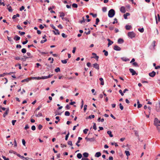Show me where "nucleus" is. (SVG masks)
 <instances>
[{
  "instance_id": "obj_1",
  "label": "nucleus",
  "mask_w": 160,
  "mask_h": 160,
  "mask_svg": "<svg viewBox=\"0 0 160 160\" xmlns=\"http://www.w3.org/2000/svg\"><path fill=\"white\" fill-rule=\"evenodd\" d=\"M115 14V11L113 9H111L108 12V16L109 18L113 17Z\"/></svg>"
},
{
  "instance_id": "obj_2",
  "label": "nucleus",
  "mask_w": 160,
  "mask_h": 160,
  "mask_svg": "<svg viewBox=\"0 0 160 160\" xmlns=\"http://www.w3.org/2000/svg\"><path fill=\"white\" fill-rule=\"evenodd\" d=\"M128 35L130 38H132L135 37L136 34L133 31L130 32L128 33Z\"/></svg>"
},
{
  "instance_id": "obj_3",
  "label": "nucleus",
  "mask_w": 160,
  "mask_h": 160,
  "mask_svg": "<svg viewBox=\"0 0 160 160\" xmlns=\"http://www.w3.org/2000/svg\"><path fill=\"white\" fill-rule=\"evenodd\" d=\"M159 123H160V120H159L157 118H155L154 120V124L156 126H160Z\"/></svg>"
},
{
  "instance_id": "obj_4",
  "label": "nucleus",
  "mask_w": 160,
  "mask_h": 160,
  "mask_svg": "<svg viewBox=\"0 0 160 160\" xmlns=\"http://www.w3.org/2000/svg\"><path fill=\"white\" fill-rule=\"evenodd\" d=\"M59 13L60 14V17H62V19H64L66 20H67V18H63L65 15V14L63 12H59Z\"/></svg>"
},
{
  "instance_id": "obj_5",
  "label": "nucleus",
  "mask_w": 160,
  "mask_h": 160,
  "mask_svg": "<svg viewBox=\"0 0 160 160\" xmlns=\"http://www.w3.org/2000/svg\"><path fill=\"white\" fill-rule=\"evenodd\" d=\"M156 73L155 72L153 71L149 73V76L152 77H153L156 75Z\"/></svg>"
},
{
  "instance_id": "obj_6",
  "label": "nucleus",
  "mask_w": 160,
  "mask_h": 160,
  "mask_svg": "<svg viewBox=\"0 0 160 160\" xmlns=\"http://www.w3.org/2000/svg\"><path fill=\"white\" fill-rule=\"evenodd\" d=\"M85 139H86L87 141H89L91 142H93L95 140V139L93 138H88L87 137H86L85 138Z\"/></svg>"
},
{
  "instance_id": "obj_7",
  "label": "nucleus",
  "mask_w": 160,
  "mask_h": 160,
  "mask_svg": "<svg viewBox=\"0 0 160 160\" xmlns=\"http://www.w3.org/2000/svg\"><path fill=\"white\" fill-rule=\"evenodd\" d=\"M53 76L52 74V75H49L48 76H42L41 77L42 79H47L48 78H51V77H52Z\"/></svg>"
},
{
  "instance_id": "obj_8",
  "label": "nucleus",
  "mask_w": 160,
  "mask_h": 160,
  "mask_svg": "<svg viewBox=\"0 0 160 160\" xmlns=\"http://www.w3.org/2000/svg\"><path fill=\"white\" fill-rule=\"evenodd\" d=\"M129 70L131 73H132V75H134L136 74H137L136 73V72L132 69V68H130L129 69Z\"/></svg>"
},
{
  "instance_id": "obj_9",
  "label": "nucleus",
  "mask_w": 160,
  "mask_h": 160,
  "mask_svg": "<svg viewBox=\"0 0 160 160\" xmlns=\"http://www.w3.org/2000/svg\"><path fill=\"white\" fill-rule=\"evenodd\" d=\"M113 49L116 51H120L121 49V48L117 45H115L113 48Z\"/></svg>"
},
{
  "instance_id": "obj_10",
  "label": "nucleus",
  "mask_w": 160,
  "mask_h": 160,
  "mask_svg": "<svg viewBox=\"0 0 160 160\" xmlns=\"http://www.w3.org/2000/svg\"><path fill=\"white\" fill-rule=\"evenodd\" d=\"M120 11L122 13H125L126 12V10L125 7L123 6L121 7L120 9Z\"/></svg>"
},
{
  "instance_id": "obj_11",
  "label": "nucleus",
  "mask_w": 160,
  "mask_h": 160,
  "mask_svg": "<svg viewBox=\"0 0 160 160\" xmlns=\"http://www.w3.org/2000/svg\"><path fill=\"white\" fill-rule=\"evenodd\" d=\"M93 67L96 69L98 70L99 69V66L97 63H95L93 64Z\"/></svg>"
},
{
  "instance_id": "obj_12",
  "label": "nucleus",
  "mask_w": 160,
  "mask_h": 160,
  "mask_svg": "<svg viewBox=\"0 0 160 160\" xmlns=\"http://www.w3.org/2000/svg\"><path fill=\"white\" fill-rule=\"evenodd\" d=\"M156 105V110L157 112H159L160 109V102H159L158 104Z\"/></svg>"
},
{
  "instance_id": "obj_13",
  "label": "nucleus",
  "mask_w": 160,
  "mask_h": 160,
  "mask_svg": "<svg viewBox=\"0 0 160 160\" xmlns=\"http://www.w3.org/2000/svg\"><path fill=\"white\" fill-rule=\"evenodd\" d=\"M9 108H8L7 109L6 111L3 114V117H5L6 116L8 115V112H9Z\"/></svg>"
},
{
  "instance_id": "obj_14",
  "label": "nucleus",
  "mask_w": 160,
  "mask_h": 160,
  "mask_svg": "<svg viewBox=\"0 0 160 160\" xmlns=\"http://www.w3.org/2000/svg\"><path fill=\"white\" fill-rule=\"evenodd\" d=\"M20 38L18 35H16L14 38V39L16 41H18L20 40Z\"/></svg>"
},
{
  "instance_id": "obj_15",
  "label": "nucleus",
  "mask_w": 160,
  "mask_h": 160,
  "mask_svg": "<svg viewBox=\"0 0 160 160\" xmlns=\"http://www.w3.org/2000/svg\"><path fill=\"white\" fill-rule=\"evenodd\" d=\"M118 43L121 44L124 42V40L123 39L120 38L118 40Z\"/></svg>"
},
{
  "instance_id": "obj_16",
  "label": "nucleus",
  "mask_w": 160,
  "mask_h": 160,
  "mask_svg": "<svg viewBox=\"0 0 160 160\" xmlns=\"http://www.w3.org/2000/svg\"><path fill=\"white\" fill-rule=\"evenodd\" d=\"M35 116L36 117H39L42 116V113L41 112H39L38 114L36 113Z\"/></svg>"
},
{
  "instance_id": "obj_17",
  "label": "nucleus",
  "mask_w": 160,
  "mask_h": 160,
  "mask_svg": "<svg viewBox=\"0 0 160 160\" xmlns=\"http://www.w3.org/2000/svg\"><path fill=\"white\" fill-rule=\"evenodd\" d=\"M101 156V153L100 152H98L96 153L95 156L96 157H99Z\"/></svg>"
},
{
  "instance_id": "obj_18",
  "label": "nucleus",
  "mask_w": 160,
  "mask_h": 160,
  "mask_svg": "<svg viewBox=\"0 0 160 160\" xmlns=\"http://www.w3.org/2000/svg\"><path fill=\"white\" fill-rule=\"evenodd\" d=\"M54 30L56 31V32L54 31H53V32H54L55 34H60L59 32L58 29H55Z\"/></svg>"
},
{
  "instance_id": "obj_19",
  "label": "nucleus",
  "mask_w": 160,
  "mask_h": 160,
  "mask_svg": "<svg viewBox=\"0 0 160 160\" xmlns=\"http://www.w3.org/2000/svg\"><path fill=\"white\" fill-rule=\"evenodd\" d=\"M130 14L129 13L127 12L126 14H124L123 15V17L125 19H127V16L130 15Z\"/></svg>"
},
{
  "instance_id": "obj_20",
  "label": "nucleus",
  "mask_w": 160,
  "mask_h": 160,
  "mask_svg": "<svg viewBox=\"0 0 160 160\" xmlns=\"http://www.w3.org/2000/svg\"><path fill=\"white\" fill-rule=\"evenodd\" d=\"M99 79L101 82L100 83L101 85H103L104 84V82L103 79L102 78H99Z\"/></svg>"
},
{
  "instance_id": "obj_21",
  "label": "nucleus",
  "mask_w": 160,
  "mask_h": 160,
  "mask_svg": "<svg viewBox=\"0 0 160 160\" xmlns=\"http://www.w3.org/2000/svg\"><path fill=\"white\" fill-rule=\"evenodd\" d=\"M19 14L18 13H17L16 15H14L12 17V18L13 19H14L16 18L17 17H19Z\"/></svg>"
},
{
  "instance_id": "obj_22",
  "label": "nucleus",
  "mask_w": 160,
  "mask_h": 160,
  "mask_svg": "<svg viewBox=\"0 0 160 160\" xmlns=\"http://www.w3.org/2000/svg\"><path fill=\"white\" fill-rule=\"evenodd\" d=\"M125 28L127 30H129L131 28V26L129 25H126L125 26Z\"/></svg>"
},
{
  "instance_id": "obj_23",
  "label": "nucleus",
  "mask_w": 160,
  "mask_h": 160,
  "mask_svg": "<svg viewBox=\"0 0 160 160\" xmlns=\"http://www.w3.org/2000/svg\"><path fill=\"white\" fill-rule=\"evenodd\" d=\"M83 155L84 157L86 158L88 156L89 154L88 153L85 152L83 154Z\"/></svg>"
},
{
  "instance_id": "obj_24",
  "label": "nucleus",
  "mask_w": 160,
  "mask_h": 160,
  "mask_svg": "<svg viewBox=\"0 0 160 160\" xmlns=\"http://www.w3.org/2000/svg\"><path fill=\"white\" fill-rule=\"evenodd\" d=\"M107 133L109 135V136L110 137H113L112 134V132L111 131H108L107 132Z\"/></svg>"
},
{
  "instance_id": "obj_25",
  "label": "nucleus",
  "mask_w": 160,
  "mask_h": 160,
  "mask_svg": "<svg viewBox=\"0 0 160 160\" xmlns=\"http://www.w3.org/2000/svg\"><path fill=\"white\" fill-rule=\"evenodd\" d=\"M82 155L80 153H78L77 155V158L79 159L81 158L82 157Z\"/></svg>"
},
{
  "instance_id": "obj_26",
  "label": "nucleus",
  "mask_w": 160,
  "mask_h": 160,
  "mask_svg": "<svg viewBox=\"0 0 160 160\" xmlns=\"http://www.w3.org/2000/svg\"><path fill=\"white\" fill-rule=\"evenodd\" d=\"M103 52L104 53V54L105 56H108V52L106 50H103Z\"/></svg>"
},
{
  "instance_id": "obj_27",
  "label": "nucleus",
  "mask_w": 160,
  "mask_h": 160,
  "mask_svg": "<svg viewBox=\"0 0 160 160\" xmlns=\"http://www.w3.org/2000/svg\"><path fill=\"white\" fill-rule=\"evenodd\" d=\"M27 56H28V57H29V58H32L33 57V56H32L31 55V54L30 52H27Z\"/></svg>"
},
{
  "instance_id": "obj_28",
  "label": "nucleus",
  "mask_w": 160,
  "mask_h": 160,
  "mask_svg": "<svg viewBox=\"0 0 160 160\" xmlns=\"http://www.w3.org/2000/svg\"><path fill=\"white\" fill-rule=\"evenodd\" d=\"M89 15H92V16L93 17V18H96L97 16V14H94L93 13H89Z\"/></svg>"
},
{
  "instance_id": "obj_29",
  "label": "nucleus",
  "mask_w": 160,
  "mask_h": 160,
  "mask_svg": "<svg viewBox=\"0 0 160 160\" xmlns=\"http://www.w3.org/2000/svg\"><path fill=\"white\" fill-rule=\"evenodd\" d=\"M95 118V116L94 115H91L89 116L87 118L88 119H91L92 118Z\"/></svg>"
},
{
  "instance_id": "obj_30",
  "label": "nucleus",
  "mask_w": 160,
  "mask_h": 160,
  "mask_svg": "<svg viewBox=\"0 0 160 160\" xmlns=\"http://www.w3.org/2000/svg\"><path fill=\"white\" fill-rule=\"evenodd\" d=\"M72 6L73 8H77L78 7V5L77 4L73 3L72 5Z\"/></svg>"
},
{
  "instance_id": "obj_31",
  "label": "nucleus",
  "mask_w": 160,
  "mask_h": 160,
  "mask_svg": "<svg viewBox=\"0 0 160 160\" xmlns=\"http://www.w3.org/2000/svg\"><path fill=\"white\" fill-rule=\"evenodd\" d=\"M29 78H26V79H24L23 80H22V81H21V82H28V81H29Z\"/></svg>"
},
{
  "instance_id": "obj_32",
  "label": "nucleus",
  "mask_w": 160,
  "mask_h": 160,
  "mask_svg": "<svg viewBox=\"0 0 160 160\" xmlns=\"http://www.w3.org/2000/svg\"><path fill=\"white\" fill-rule=\"evenodd\" d=\"M82 20L79 21V23H82L83 22H85V19L84 17H82Z\"/></svg>"
},
{
  "instance_id": "obj_33",
  "label": "nucleus",
  "mask_w": 160,
  "mask_h": 160,
  "mask_svg": "<svg viewBox=\"0 0 160 160\" xmlns=\"http://www.w3.org/2000/svg\"><path fill=\"white\" fill-rule=\"evenodd\" d=\"M70 115V113L69 112L67 111L65 112V115L66 116H69Z\"/></svg>"
},
{
  "instance_id": "obj_34",
  "label": "nucleus",
  "mask_w": 160,
  "mask_h": 160,
  "mask_svg": "<svg viewBox=\"0 0 160 160\" xmlns=\"http://www.w3.org/2000/svg\"><path fill=\"white\" fill-rule=\"evenodd\" d=\"M107 8L106 7H103L102 8V11L103 12H105L107 11Z\"/></svg>"
},
{
  "instance_id": "obj_35",
  "label": "nucleus",
  "mask_w": 160,
  "mask_h": 160,
  "mask_svg": "<svg viewBox=\"0 0 160 160\" xmlns=\"http://www.w3.org/2000/svg\"><path fill=\"white\" fill-rule=\"evenodd\" d=\"M132 65L135 67H138L139 65L136 62H134L132 64Z\"/></svg>"
},
{
  "instance_id": "obj_36",
  "label": "nucleus",
  "mask_w": 160,
  "mask_h": 160,
  "mask_svg": "<svg viewBox=\"0 0 160 160\" xmlns=\"http://www.w3.org/2000/svg\"><path fill=\"white\" fill-rule=\"evenodd\" d=\"M60 69L59 68H57L55 69V71L56 72H60Z\"/></svg>"
},
{
  "instance_id": "obj_37",
  "label": "nucleus",
  "mask_w": 160,
  "mask_h": 160,
  "mask_svg": "<svg viewBox=\"0 0 160 160\" xmlns=\"http://www.w3.org/2000/svg\"><path fill=\"white\" fill-rule=\"evenodd\" d=\"M125 152L127 156L128 157L130 155V153L128 151H125Z\"/></svg>"
},
{
  "instance_id": "obj_38",
  "label": "nucleus",
  "mask_w": 160,
  "mask_h": 160,
  "mask_svg": "<svg viewBox=\"0 0 160 160\" xmlns=\"http://www.w3.org/2000/svg\"><path fill=\"white\" fill-rule=\"evenodd\" d=\"M155 43H156V41H153V42H152V45H153V48L154 49H155V47L156 46V44H155Z\"/></svg>"
},
{
  "instance_id": "obj_39",
  "label": "nucleus",
  "mask_w": 160,
  "mask_h": 160,
  "mask_svg": "<svg viewBox=\"0 0 160 160\" xmlns=\"http://www.w3.org/2000/svg\"><path fill=\"white\" fill-rule=\"evenodd\" d=\"M93 124H94L93 126V128L95 130H97V129L96 124L95 123H94Z\"/></svg>"
},
{
  "instance_id": "obj_40",
  "label": "nucleus",
  "mask_w": 160,
  "mask_h": 160,
  "mask_svg": "<svg viewBox=\"0 0 160 160\" xmlns=\"http://www.w3.org/2000/svg\"><path fill=\"white\" fill-rule=\"evenodd\" d=\"M22 52L23 53H25L26 52V50L25 48H22L21 50Z\"/></svg>"
},
{
  "instance_id": "obj_41",
  "label": "nucleus",
  "mask_w": 160,
  "mask_h": 160,
  "mask_svg": "<svg viewBox=\"0 0 160 160\" xmlns=\"http://www.w3.org/2000/svg\"><path fill=\"white\" fill-rule=\"evenodd\" d=\"M8 10L9 12H12V7L11 6L9 7L8 8Z\"/></svg>"
},
{
  "instance_id": "obj_42",
  "label": "nucleus",
  "mask_w": 160,
  "mask_h": 160,
  "mask_svg": "<svg viewBox=\"0 0 160 160\" xmlns=\"http://www.w3.org/2000/svg\"><path fill=\"white\" fill-rule=\"evenodd\" d=\"M69 135V133L68 132V133L66 135L65 137V140H67L68 139V138Z\"/></svg>"
},
{
  "instance_id": "obj_43",
  "label": "nucleus",
  "mask_w": 160,
  "mask_h": 160,
  "mask_svg": "<svg viewBox=\"0 0 160 160\" xmlns=\"http://www.w3.org/2000/svg\"><path fill=\"white\" fill-rule=\"evenodd\" d=\"M119 105L120 109H121V110H122L123 109V106L122 104L121 103H120L119 104Z\"/></svg>"
},
{
  "instance_id": "obj_44",
  "label": "nucleus",
  "mask_w": 160,
  "mask_h": 160,
  "mask_svg": "<svg viewBox=\"0 0 160 160\" xmlns=\"http://www.w3.org/2000/svg\"><path fill=\"white\" fill-rule=\"evenodd\" d=\"M42 108V105H39L36 109L35 112V111H37L40 109Z\"/></svg>"
},
{
  "instance_id": "obj_45",
  "label": "nucleus",
  "mask_w": 160,
  "mask_h": 160,
  "mask_svg": "<svg viewBox=\"0 0 160 160\" xmlns=\"http://www.w3.org/2000/svg\"><path fill=\"white\" fill-rule=\"evenodd\" d=\"M100 20H99V19L98 18H97L96 19V22H95V24H96V25H98V23L99 22Z\"/></svg>"
},
{
  "instance_id": "obj_46",
  "label": "nucleus",
  "mask_w": 160,
  "mask_h": 160,
  "mask_svg": "<svg viewBox=\"0 0 160 160\" xmlns=\"http://www.w3.org/2000/svg\"><path fill=\"white\" fill-rule=\"evenodd\" d=\"M61 62L63 64H66L67 63V60H62Z\"/></svg>"
},
{
  "instance_id": "obj_47",
  "label": "nucleus",
  "mask_w": 160,
  "mask_h": 160,
  "mask_svg": "<svg viewBox=\"0 0 160 160\" xmlns=\"http://www.w3.org/2000/svg\"><path fill=\"white\" fill-rule=\"evenodd\" d=\"M17 28L19 30H22V28L19 25H18L17 26Z\"/></svg>"
},
{
  "instance_id": "obj_48",
  "label": "nucleus",
  "mask_w": 160,
  "mask_h": 160,
  "mask_svg": "<svg viewBox=\"0 0 160 160\" xmlns=\"http://www.w3.org/2000/svg\"><path fill=\"white\" fill-rule=\"evenodd\" d=\"M108 28L110 30H112L114 29V27L112 26H110L108 27Z\"/></svg>"
},
{
  "instance_id": "obj_49",
  "label": "nucleus",
  "mask_w": 160,
  "mask_h": 160,
  "mask_svg": "<svg viewBox=\"0 0 160 160\" xmlns=\"http://www.w3.org/2000/svg\"><path fill=\"white\" fill-rule=\"evenodd\" d=\"M138 30L141 32H144V29L143 28H142L141 29L139 28L138 29Z\"/></svg>"
},
{
  "instance_id": "obj_50",
  "label": "nucleus",
  "mask_w": 160,
  "mask_h": 160,
  "mask_svg": "<svg viewBox=\"0 0 160 160\" xmlns=\"http://www.w3.org/2000/svg\"><path fill=\"white\" fill-rule=\"evenodd\" d=\"M88 131V129H85L84 130H83V133H84V134H87V132Z\"/></svg>"
},
{
  "instance_id": "obj_51",
  "label": "nucleus",
  "mask_w": 160,
  "mask_h": 160,
  "mask_svg": "<svg viewBox=\"0 0 160 160\" xmlns=\"http://www.w3.org/2000/svg\"><path fill=\"white\" fill-rule=\"evenodd\" d=\"M34 79L37 80L42 79L41 77H34L33 78Z\"/></svg>"
},
{
  "instance_id": "obj_52",
  "label": "nucleus",
  "mask_w": 160,
  "mask_h": 160,
  "mask_svg": "<svg viewBox=\"0 0 160 160\" xmlns=\"http://www.w3.org/2000/svg\"><path fill=\"white\" fill-rule=\"evenodd\" d=\"M62 36L64 38H66L67 37V36L64 33L62 34Z\"/></svg>"
},
{
  "instance_id": "obj_53",
  "label": "nucleus",
  "mask_w": 160,
  "mask_h": 160,
  "mask_svg": "<svg viewBox=\"0 0 160 160\" xmlns=\"http://www.w3.org/2000/svg\"><path fill=\"white\" fill-rule=\"evenodd\" d=\"M28 40L27 39V38H26V40L25 41L23 42H22V44L23 45L25 44L28 42Z\"/></svg>"
},
{
  "instance_id": "obj_54",
  "label": "nucleus",
  "mask_w": 160,
  "mask_h": 160,
  "mask_svg": "<svg viewBox=\"0 0 160 160\" xmlns=\"http://www.w3.org/2000/svg\"><path fill=\"white\" fill-rule=\"evenodd\" d=\"M42 126L40 124L38 125V128L39 130H41L42 129Z\"/></svg>"
},
{
  "instance_id": "obj_55",
  "label": "nucleus",
  "mask_w": 160,
  "mask_h": 160,
  "mask_svg": "<svg viewBox=\"0 0 160 160\" xmlns=\"http://www.w3.org/2000/svg\"><path fill=\"white\" fill-rule=\"evenodd\" d=\"M113 43V41H111V42H108V47H109L110 45L112 44Z\"/></svg>"
},
{
  "instance_id": "obj_56",
  "label": "nucleus",
  "mask_w": 160,
  "mask_h": 160,
  "mask_svg": "<svg viewBox=\"0 0 160 160\" xmlns=\"http://www.w3.org/2000/svg\"><path fill=\"white\" fill-rule=\"evenodd\" d=\"M119 92L121 94L122 96H123L124 95L123 92V93L122 92L121 89L119 90Z\"/></svg>"
},
{
  "instance_id": "obj_57",
  "label": "nucleus",
  "mask_w": 160,
  "mask_h": 160,
  "mask_svg": "<svg viewBox=\"0 0 160 160\" xmlns=\"http://www.w3.org/2000/svg\"><path fill=\"white\" fill-rule=\"evenodd\" d=\"M87 105H85L84 106V112H85L86 109L87 108Z\"/></svg>"
},
{
  "instance_id": "obj_58",
  "label": "nucleus",
  "mask_w": 160,
  "mask_h": 160,
  "mask_svg": "<svg viewBox=\"0 0 160 160\" xmlns=\"http://www.w3.org/2000/svg\"><path fill=\"white\" fill-rule=\"evenodd\" d=\"M7 38H8V40H9L10 42H12L13 41V40L12 39V38H11L8 37Z\"/></svg>"
},
{
  "instance_id": "obj_59",
  "label": "nucleus",
  "mask_w": 160,
  "mask_h": 160,
  "mask_svg": "<svg viewBox=\"0 0 160 160\" xmlns=\"http://www.w3.org/2000/svg\"><path fill=\"white\" fill-rule=\"evenodd\" d=\"M17 156H18V157H20L22 159H23L24 158V157L23 156H21V155H20L19 154H18L17 155Z\"/></svg>"
},
{
  "instance_id": "obj_60",
  "label": "nucleus",
  "mask_w": 160,
  "mask_h": 160,
  "mask_svg": "<svg viewBox=\"0 0 160 160\" xmlns=\"http://www.w3.org/2000/svg\"><path fill=\"white\" fill-rule=\"evenodd\" d=\"M19 33L21 35H22L25 34V32H21L20 31L19 32Z\"/></svg>"
},
{
  "instance_id": "obj_61",
  "label": "nucleus",
  "mask_w": 160,
  "mask_h": 160,
  "mask_svg": "<svg viewBox=\"0 0 160 160\" xmlns=\"http://www.w3.org/2000/svg\"><path fill=\"white\" fill-rule=\"evenodd\" d=\"M2 158L4 160H9V159L8 158H6L5 156H2Z\"/></svg>"
},
{
  "instance_id": "obj_62",
  "label": "nucleus",
  "mask_w": 160,
  "mask_h": 160,
  "mask_svg": "<svg viewBox=\"0 0 160 160\" xmlns=\"http://www.w3.org/2000/svg\"><path fill=\"white\" fill-rule=\"evenodd\" d=\"M21 46L20 44H17L16 45L17 48H21Z\"/></svg>"
},
{
  "instance_id": "obj_63",
  "label": "nucleus",
  "mask_w": 160,
  "mask_h": 160,
  "mask_svg": "<svg viewBox=\"0 0 160 160\" xmlns=\"http://www.w3.org/2000/svg\"><path fill=\"white\" fill-rule=\"evenodd\" d=\"M31 129L33 131L35 130L36 129L35 126L34 125L32 126L31 127Z\"/></svg>"
},
{
  "instance_id": "obj_64",
  "label": "nucleus",
  "mask_w": 160,
  "mask_h": 160,
  "mask_svg": "<svg viewBox=\"0 0 160 160\" xmlns=\"http://www.w3.org/2000/svg\"><path fill=\"white\" fill-rule=\"evenodd\" d=\"M81 160H89V159L87 158H82Z\"/></svg>"
}]
</instances>
